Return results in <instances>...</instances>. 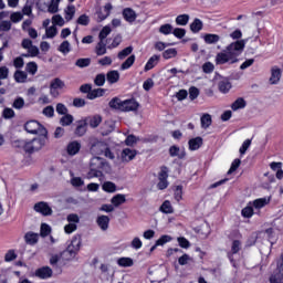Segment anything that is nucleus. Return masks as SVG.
Returning a JSON list of instances; mask_svg holds the SVG:
<instances>
[{
	"instance_id": "a878e982",
	"label": "nucleus",
	"mask_w": 283,
	"mask_h": 283,
	"mask_svg": "<svg viewBox=\"0 0 283 283\" xmlns=\"http://www.w3.org/2000/svg\"><path fill=\"white\" fill-rule=\"evenodd\" d=\"M106 81L111 83V85H114V83H118V81H120V73H118V71H109L106 74Z\"/></svg>"
},
{
	"instance_id": "1a4fd4ad",
	"label": "nucleus",
	"mask_w": 283,
	"mask_h": 283,
	"mask_svg": "<svg viewBox=\"0 0 283 283\" xmlns=\"http://www.w3.org/2000/svg\"><path fill=\"white\" fill-rule=\"evenodd\" d=\"M34 211H36V213H41L42 216H52L53 213L52 207H50V205H48L45 201L35 203Z\"/></svg>"
},
{
	"instance_id": "3c124183",
	"label": "nucleus",
	"mask_w": 283,
	"mask_h": 283,
	"mask_svg": "<svg viewBox=\"0 0 283 283\" xmlns=\"http://www.w3.org/2000/svg\"><path fill=\"white\" fill-rule=\"evenodd\" d=\"M220 41V35L218 34H206L205 42L208 44L218 43Z\"/></svg>"
},
{
	"instance_id": "09e8293b",
	"label": "nucleus",
	"mask_w": 283,
	"mask_h": 283,
	"mask_svg": "<svg viewBox=\"0 0 283 283\" xmlns=\"http://www.w3.org/2000/svg\"><path fill=\"white\" fill-rule=\"evenodd\" d=\"M177 25H187L189 23V14H180L176 18Z\"/></svg>"
},
{
	"instance_id": "9b49d317",
	"label": "nucleus",
	"mask_w": 283,
	"mask_h": 283,
	"mask_svg": "<svg viewBox=\"0 0 283 283\" xmlns=\"http://www.w3.org/2000/svg\"><path fill=\"white\" fill-rule=\"evenodd\" d=\"M167 178H169V175L167 174V170L163 169L159 172V182L157 184L158 189L163 190V189H167V187H169V181H167Z\"/></svg>"
},
{
	"instance_id": "69168bd1",
	"label": "nucleus",
	"mask_w": 283,
	"mask_h": 283,
	"mask_svg": "<svg viewBox=\"0 0 283 283\" xmlns=\"http://www.w3.org/2000/svg\"><path fill=\"white\" fill-rule=\"evenodd\" d=\"M94 83L97 85V87H103L105 85V74H98L95 77Z\"/></svg>"
},
{
	"instance_id": "c756f323",
	"label": "nucleus",
	"mask_w": 283,
	"mask_h": 283,
	"mask_svg": "<svg viewBox=\"0 0 283 283\" xmlns=\"http://www.w3.org/2000/svg\"><path fill=\"white\" fill-rule=\"evenodd\" d=\"M104 94L105 88L91 90V92L87 94V98H90V101H94V98H99V96H103Z\"/></svg>"
},
{
	"instance_id": "72a5a7b5",
	"label": "nucleus",
	"mask_w": 283,
	"mask_h": 283,
	"mask_svg": "<svg viewBox=\"0 0 283 283\" xmlns=\"http://www.w3.org/2000/svg\"><path fill=\"white\" fill-rule=\"evenodd\" d=\"M132 52H134V48L127 46L117 54V59H119V61H123V60L127 59V56H129V54H132Z\"/></svg>"
},
{
	"instance_id": "4c0bfd02",
	"label": "nucleus",
	"mask_w": 283,
	"mask_h": 283,
	"mask_svg": "<svg viewBox=\"0 0 283 283\" xmlns=\"http://www.w3.org/2000/svg\"><path fill=\"white\" fill-rule=\"evenodd\" d=\"M136 61V55H130L129 57H127V60L120 65V70H129V67H132V65H134Z\"/></svg>"
},
{
	"instance_id": "de8ad7c7",
	"label": "nucleus",
	"mask_w": 283,
	"mask_h": 283,
	"mask_svg": "<svg viewBox=\"0 0 283 283\" xmlns=\"http://www.w3.org/2000/svg\"><path fill=\"white\" fill-rule=\"evenodd\" d=\"M109 34H112V29L109 28V25L104 27L101 32H99V41H105V39H107V36H109Z\"/></svg>"
},
{
	"instance_id": "f3484780",
	"label": "nucleus",
	"mask_w": 283,
	"mask_h": 283,
	"mask_svg": "<svg viewBox=\"0 0 283 283\" xmlns=\"http://www.w3.org/2000/svg\"><path fill=\"white\" fill-rule=\"evenodd\" d=\"M139 104L136 99H126L124 101V107L122 112H136L138 109Z\"/></svg>"
},
{
	"instance_id": "f8f14e48",
	"label": "nucleus",
	"mask_w": 283,
	"mask_h": 283,
	"mask_svg": "<svg viewBox=\"0 0 283 283\" xmlns=\"http://www.w3.org/2000/svg\"><path fill=\"white\" fill-rule=\"evenodd\" d=\"M96 224L101 231H107V229H109V218L105 214H101L96 218Z\"/></svg>"
},
{
	"instance_id": "603ef678",
	"label": "nucleus",
	"mask_w": 283,
	"mask_h": 283,
	"mask_svg": "<svg viewBox=\"0 0 283 283\" xmlns=\"http://www.w3.org/2000/svg\"><path fill=\"white\" fill-rule=\"evenodd\" d=\"M177 54H178V51H176V49H168L163 52V57L166 60L175 59V56H177Z\"/></svg>"
},
{
	"instance_id": "8fccbe9b",
	"label": "nucleus",
	"mask_w": 283,
	"mask_h": 283,
	"mask_svg": "<svg viewBox=\"0 0 283 283\" xmlns=\"http://www.w3.org/2000/svg\"><path fill=\"white\" fill-rule=\"evenodd\" d=\"M219 90L222 92V94H227L229 90H231V82L229 81H221L219 83Z\"/></svg>"
},
{
	"instance_id": "0eeeda50",
	"label": "nucleus",
	"mask_w": 283,
	"mask_h": 283,
	"mask_svg": "<svg viewBox=\"0 0 283 283\" xmlns=\"http://www.w3.org/2000/svg\"><path fill=\"white\" fill-rule=\"evenodd\" d=\"M66 222H69L66 226H64V233H74L76 229H78V223L81 222V218L76 213L67 214Z\"/></svg>"
},
{
	"instance_id": "412c9836",
	"label": "nucleus",
	"mask_w": 283,
	"mask_h": 283,
	"mask_svg": "<svg viewBox=\"0 0 283 283\" xmlns=\"http://www.w3.org/2000/svg\"><path fill=\"white\" fill-rule=\"evenodd\" d=\"M35 275L38 277H41V280H48V277H52V270L50 269V266H44L39 269L35 272Z\"/></svg>"
},
{
	"instance_id": "e2e57ef3",
	"label": "nucleus",
	"mask_w": 283,
	"mask_h": 283,
	"mask_svg": "<svg viewBox=\"0 0 283 283\" xmlns=\"http://www.w3.org/2000/svg\"><path fill=\"white\" fill-rule=\"evenodd\" d=\"M76 23L78 25H88L90 24V17H87L86 14H82L78 17Z\"/></svg>"
},
{
	"instance_id": "f257e3e1",
	"label": "nucleus",
	"mask_w": 283,
	"mask_h": 283,
	"mask_svg": "<svg viewBox=\"0 0 283 283\" xmlns=\"http://www.w3.org/2000/svg\"><path fill=\"white\" fill-rule=\"evenodd\" d=\"M247 45L245 40H238L229 44L226 50L221 51L216 56L217 65H224V63H238V57L244 52Z\"/></svg>"
},
{
	"instance_id": "774afa93",
	"label": "nucleus",
	"mask_w": 283,
	"mask_h": 283,
	"mask_svg": "<svg viewBox=\"0 0 283 283\" xmlns=\"http://www.w3.org/2000/svg\"><path fill=\"white\" fill-rule=\"evenodd\" d=\"M2 116L6 119L14 118V109L12 108H4L2 112Z\"/></svg>"
},
{
	"instance_id": "c03bdc74",
	"label": "nucleus",
	"mask_w": 283,
	"mask_h": 283,
	"mask_svg": "<svg viewBox=\"0 0 283 283\" xmlns=\"http://www.w3.org/2000/svg\"><path fill=\"white\" fill-rule=\"evenodd\" d=\"M211 115L209 114H205L202 117H201V127L203 129H207L208 127H211Z\"/></svg>"
},
{
	"instance_id": "6e6552de",
	"label": "nucleus",
	"mask_w": 283,
	"mask_h": 283,
	"mask_svg": "<svg viewBox=\"0 0 283 283\" xmlns=\"http://www.w3.org/2000/svg\"><path fill=\"white\" fill-rule=\"evenodd\" d=\"M61 90H65V82L59 77L53 78L50 83V95L53 98H59Z\"/></svg>"
},
{
	"instance_id": "338daca9",
	"label": "nucleus",
	"mask_w": 283,
	"mask_h": 283,
	"mask_svg": "<svg viewBox=\"0 0 283 283\" xmlns=\"http://www.w3.org/2000/svg\"><path fill=\"white\" fill-rule=\"evenodd\" d=\"M71 185L73 187H83V185H85V181H83L81 177H73L71 179Z\"/></svg>"
},
{
	"instance_id": "473e14b6",
	"label": "nucleus",
	"mask_w": 283,
	"mask_h": 283,
	"mask_svg": "<svg viewBox=\"0 0 283 283\" xmlns=\"http://www.w3.org/2000/svg\"><path fill=\"white\" fill-rule=\"evenodd\" d=\"M95 52L97 54V56H103V54H107V48L105 42H103V40H101L96 48H95Z\"/></svg>"
},
{
	"instance_id": "ddd939ff",
	"label": "nucleus",
	"mask_w": 283,
	"mask_h": 283,
	"mask_svg": "<svg viewBox=\"0 0 283 283\" xmlns=\"http://www.w3.org/2000/svg\"><path fill=\"white\" fill-rule=\"evenodd\" d=\"M24 242L30 247H34L39 242V233L29 231L24 234Z\"/></svg>"
},
{
	"instance_id": "a18cd8bd",
	"label": "nucleus",
	"mask_w": 283,
	"mask_h": 283,
	"mask_svg": "<svg viewBox=\"0 0 283 283\" xmlns=\"http://www.w3.org/2000/svg\"><path fill=\"white\" fill-rule=\"evenodd\" d=\"M191 32H200L202 30V22L200 19H195V21L190 24Z\"/></svg>"
},
{
	"instance_id": "f704fd0d",
	"label": "nucleus",
	"mask_w": 283,
	"mask_h": 283,
	"mask_svg": "<svg viewBox=\"0 0 283 283\" xmlns=\"http://www.w3.org/2000/svg\"><path fill=\"white\" fill-rule=\"evenodd\" d=\"M72 51V46L69 41H63L59 46V52L62 54H70Z\"/></svg>"
},
{
	"instance_id": "c9c22d12",
	"label": "nucleus",
	"mask_w": 283,
	"mask_h": 283,
	"mask_svg": "<svg viewBox=\"0 0 283 283\" xmlns=\"http://www.w3.org/2000/svg\"><path fill=\"white\" fill-rule=\"evenodd\" d=\"M25 71L31 74V76H34L36 72H39V65L35 64V62H29L25 66Z\"/></svg>"
},
{
	"instance_id": "864d4df0",
	"label": "nucleus",
	"mask_w": 283,
	"mask_h": 283,
	"mask_svg": "<svg viewBox=\"0 0 283 283\" xmlns=\"http://www.w3.org/2000/svg\"><path fill=\"white\" fill-rule=\"evenodd\" d=\"M167 242H171V237L164 234L156 241V247H165Z\"/></svg>"
},
{
	"instance_id": "6e6d98bb",
	"label": "nucleus",
	"mask_w": 283,
	"mask_h": 283,
	"mask_svg": "<svg viewBox=\"0 0 283 283\" xmlns=\"http://www.w3.org/2000/svg\"><path fill=\"white\" fill-rule=\"evenodd\" d=\"M198 96H200V91L198 90V87L191 86L189 88V98H190V101H196V98H198Z\"/></svg>"
},
{
	"instance_id": "4d7b16f0",
	"label": "nucleus",
	"mask_w": 283,
	"mask_h": 283,
	"mask_svg": "<svg viewBox=\"0 0 283 283\" xmlns=\"http://www.w3.org/2000/svg\"><path fill=\"white\" fill-rule=\"evenodd\" d=\"M130 247L138 251V249H143V241L140 240V238L135 237L130 242Z\"/></svg>"
},
{
	"instance_id": "a19ab883",
	"label": "nucleus",
	"mask_w": 283,
	"mask_h": 283,
	"mask_svg": "<svg viewBox=\"0 0 283 283\" xmlns=\"http://www.w3.org/2000/svg\"><path fill=\"white\" fill-rule=\"evenodd\" d=\"M160 211H163V213H174V207L171 206V202L169 200L164 201L160 207Z\"/></svg>"
},
{
	"instance_id": "7c9ffc66",
	"label": "nucleus",
	"mask_w": 283,
	"mask_h": 283,
	"mask_svg": "<svg viewBox=\"0 0 283 283\" xmlns=\"http://www.w3.org/2000/svg\"><path fill=\"white\" fill-rule=\"evenodd\" d=\"M14 81L17 83H27L28 82V73L24 71H15L14 73Z\"/></svg>"
},
{
	"instance_id": "5fc2aeb1",
	"label": "nucleus",
	"mask_w": 283,
	"mask_h": 283,
	"mask_svg": "<svg viewBox=\"0 0 283 283\" xmlns=\"http://www.w3.org/2000/svg\"><path fill=\"white\" fill-rule=\"evenodd\" d=\"M241 213L243 218H251L253 216V205L250 202V206L243 208Z\"/></svg>"
},
{
	"instance_id": "58836bf2",
	"label": "nucleus",
	"mask_w": 283,
	"mask_h": 283,
	"mask_svg": "<svg viewBox=\"0 0 283 283\" xmlns=\"http://www.w3.org/2000/svg\"><path fill=\"white\" fill-rule=\"evenodd\" d=\"M117 264L124 268L134 266V260L132 258H120L117 260Z\"/></svg>"
},
{
	"instance_id": "680f3d73",
	"label": "nucleus",
	"mask_w": 283,
	"mask_h": 283,
	"mask_svg": "<svg viewBox=\"0 0 283 283\" xmlns=\"http://www.w3.org/2000/svg\"><path fill=\"white\" fill-rule=\"evenodd\" d=\"M171 30H174V27L171 24H164L159 28L160 34H171Z\"/></svg>"
},
{
	"instance_id": "7ed1b4c3",
	"label": "nucleus",
	"mask_w": 283,
	"mask_h": 283,
	"mask_svg": "<svg viewBox=\"0 0 283 283\" xmlns=\"http://www.w3.org/2000/svg\"><path fill=\"white\" fill-rule=\"evenodd\" d=\"M91 154H93V156L104 155L105 158H109V160H114L115 158L114 153H112V149H109V146L98 139H94L91 143Z\"/></svg>"
},
{
	"instance_id": "e433bc0d",
	"label": "nucleus",
	"mask_w": 283,
	"mask_h": 283,
	"mask_svg": "<svg viewBox=\"0 0 283 283\" xmlns=\"http://www.w3.org/2000/svg\"><path fill=\"white\" fill-rule=\"evenodd\" d=\"M91 63H92V59L84 57V59L76 60L75 65H76V67L83 69V67H90Z\"/></svg>"
},
{
	"instance_id": "20e7f679",
	"label": "nucleus",
	"mask_w": 283,
	"mask_h": 283,
	"mask_svg": "<svg viewBox=\"0 0 283 283\" xmlns=\"http://www.w3.org/2000/svg\"><path fill=\"white\" fill-rule=\"evenodd\" d=\"M81 244H82L81 237L80 235L73 237L71 244L66 248V250L62 252V258L64 260H74V258H76V253L81 251Z\"/></svg>"
},
{
	"instance_id": "9d476101",
	"label": "nucleus",
	"mask_w": 283,
	"mask_h": 283,
	"mask_svg": "<svg viewBox=\"0 0 283 283\" xmlns=\"http://www.w3.org/2000/svg\"><path fill=\"white\" fill-rule=\"evenodd\" d=\"M138 153L134 149L125 148L122 150L119 159L122 163H132Z\"/></svg>"
},
{
	"instance_id": "2eb2a0df",
	"label": "nucleus",
	"mask_w": 283,
	"mask_h": 283,
	"mask_svg": "<svg viewBox=\"0 0 283 283\" xmlns=\"http://www.w3.org/2000/svg\"><path fill=\"white\" fill-rule=\"evenodd\" d=\"M169 154L172 158H179L182 160L187 154L185 153V148H180L178 146H171L169 148Z\"/></svg>"
},
{
	"instance_id": "052dcab7",
	"label": "nucleus",
	"mask_w": 283,
	"mask_h": 283,
	"mask_svg": "<svg viewBox=\"0 0 283 283\" xmlns=\"http://www.w3.org/2000/svg\"><path fill=\"white\" fill-rule=\"evenodd\" d=\"M52 21L54 25H60V27L65 25V20L60 14L53 15Z\"/></svg>"
},
{
	"instance_id": "49530a36",
	"label": "nucleus",
	"mask_w": 283,
	"mask_h": 283,
	"mask_svg": "<svg viewBox=\"0 0 283 283\" xmlns=\"http://www.w3.org/2000/svg\"><path fill=\"white\" fill-rule=\"evenodd\" d=\"M12 107L14 109H23V107H25V99H23V97H17L13 101Z\"/></svg>"
},
{
	"instance_id": "bb28decb",
	"label": "nucleus",
	"mask_w": 283,
	"mask_h": 283,
	"mask_svg": "<svg viewBox=\"0 0 283 283\" xmlns=\"http://www.w3.org/2000/svg\"><path fill=\"white\" fill-rule=\"evenodd\" d=\"M160 61V56L158 55H153L148 62L145 65V72H149V70H154L156 65H158V62Z\"/></svg>"
},
{
	"instance_id": "393cba45",
	"label": "nucleus",
	"mask_w": 283,
	"mask_h": 283,
	"mask_svg": "<svg viewBox=\"0 0 283 283\" xmlns=\"http://www.w3.org/2000/svg\"><path fill=\"white\" fill-rule=\"evenodd\" d=\"M86 123L90 125V127L96 128L103 123V117L101 115H94L86 118Z\"/></svg>"
},
{
	"instance_id": "4468645a",
	"label": "nucleus",
	"mask_w": 283,
	"mask_h": 283,
	"mask_svg": "<svg viewBox=\"0 0 283 283\" xmlns=\"http://www.w3.org/2000/svg\"><path fill=\"white\" fill-rule=\"evenodd\" d=\"M109 12H112V4L107 3L97 11L98 21H105L109 17Z\"/></svg>"
},
{
	"instance_id": "37998d69",
	"label": "nucleus",
	"mask_w": 283,
	"mask_h": 283,
	"mask_svg": "<svg viewBox=\"0 0 283 283\" xmlns=\"http://www.w3.org/2000/svg\"><path fill=\"white\" fill-rule=\"evenodd\" d=\"M61 3V0H51V3L49 4L48 11L51 12V14H55V12H59V4Z\"/></svg>"
},
{
	"instance_id": "b1692460",
	"label": "nucleus",
	"mask_w": 283,
	"mask_h": 283,
	"mask_svg": "<svg viewBox=\"0 0 283 283\" xmlns=\"http://www.w3.org/2000/svg\"><path fill=\"white\" fill-rule=\"evenodd\" d=\"M269 202H271V197L259 198L252 202V207H254V209H262L266 207Z\"/></svg>"
},
{
	"instance_id": "0e129e2a",
	"label": "nucleus",
	"mask_w": 283,
	"mask_h": 283,
	"mask_svg": "<svg viewBox=\"0 0 283 283\" xmlns=\"http://www.w3.org/2000/svg\"><path fill=\"white\" fill-rule=\"evenodd\" d=\"M137 140H140V138L134 136V135H129L126 140H125V144L128 146V147H133V145H136Z\"/></svg>"
},
{
	"instance_id": "13d9d810",
	"label": "nucleus",
	"mask_w": 283,
	"mask_h": 283,
	"mask_svg": "<svg viewBox=\"0 0 283 283\" xmlns=\"http://www.w3.org/2000/svg\"><path fill=\"white\" fill-rule=\"evenodd\" d=\"M22 56L28 57V56H39V48L32 45L31 48L28 49V54H22Z\"/></svg>"
},
{
	"instance_id": "6ab92c4d",
	"label": "nucleus",
	"mask_w": 283,
	"mask_h": 283,
	"mask_svg": "<svg viewBox=\"0 0 283 283\" xmlns=\"http://www.w3.org/2000/svg\"><path fill=\"white\" fill-rule=\"evenodd\" d=\"M125 105V101H122L118 97H114L109 101L108 106L111 109H117L118 112H123V107Z\"/></svg>"
},
{
	"instance_id": "423d86ee",
	"label": "nucleus",
	"mask_w": 283,
	"mask_h": 283,
	"mask_svg": "<svg viewBox=\"0 0 283 283\" xmlns=\"http://www.w3.org/2000/svg\"><path fill=\"white\" fill-rule=\"evenodd\" d=\"M105 167V160L101 157H93L91 159V172L88 175V178H98L101 176V169Z\"/></svg>"
},
{
	"instance_id": "5701e85b",
	"label": "nucleus",
	"mask_w": 283,
	"mask_h": 283,
	"mask_svg": "<svg viewBox=\"0 0 283 283\" xmlns=\"http://www.w3.org/2000/svg\"><path fill=\"white\" fill-rule=\"evenodd\" d=\"M190 151H197L202 147V137H195L188 142Z\"/></svg>"
},
{
	"instance_id": "a211bd4d",
	"label": "nucleus",
	"mask_w": 283,
	"mask_h": 283,
	"mask_svg": "<svg viewBox=\"0 0 283 283\" xmlns=\"http://www.w3.org/2000/svg\"><path fill=\"white\" fill-rule=\"evenodd\" d=\"M123 17L127 23H134L136 21V11H134L132 8H126L123 10Z\"/></svg>"
},
{
	"instance_id": "c85d7f7f",
	"label": "nucleus",
	"mask_w": 283,
	"mask_h": 283,
	"mask_svg": "<svg viewBox=\"0 0 283 283\" xmlns=\"http://www.w3.org/2000/svg\"><path fill=\"white\" fill-rule=\"evenodd\" d=\"M64 12V19L66 21H72L74 19V14H76V7H74V4L67 6Z\"/></svg>"
},
{
	"instance_id": "aec40b11",
	"label": "nucleus",
	"mask_w": 283,
	"mask_h": 283,
	"mask_svg": "<svg viewBox=\"0 0 283 283\" xmlns=\"http://www.w3.org/2000/svg\"><path fill=\"white\" fill-rule=\"evenodd\" d=\"M280 78H282V71L277 67H273L270 77L271 85H277V83H280Z\"/></svg>"
},
{
	"instance_id": "4be33fe9",
	"label": "nucleus",
	"mask_w": 283,
	"mask_h": 283,
	"mask_svg": "<svg viewBox=\"0 0 283 283\" xmlns=\"http://www.w3.org/2000/svg\"><path fill=\"white\" fill-rule=\"evenodd\" d=\"M125 202H127V197L123 193L115 195L111 199L113 207H120V205H125Z\"/></svg>"
},
{
	"instance_id": "2f4dec72",
	"label": "nucleus",
	"mask_w": 283,
	"mask_h": 283,
	"mask_svg": "<svg viewBox=\"0 0 283 283\" xmlns=\"http://www.w3.org/2000/svg\"><path fill=\"white\" fill-rule=\"evenodd\" d=\"M103 191H106V193H114L116 192V184L112 181H106L102 185Z\"/></svg>"
},
{
	"instance_id": "79ce46f5",
	"label": "nucleus",
	"mask_w": 283,
	"mask_h": 283,
	"mask_svg": "<svg viewBox=\"0 0 283 283\" xmlns=\"http://www.w3.org/2000/svg\"><path fill=\"white\" fill-rule=\"evenodd\" d=\"M60 123L63 125V127H67L74 123V117L70 114H66L60 119Z\"/></svg>"
},
{
	"instance_id": "f03ea898",
	"label": "nucleus",
	"mask_w": 283,
	"mask_h": 283,
	"mask_svg": "<svg viewBox=\"0 0 283 283\" xmlns=\"http://www.w3.org/2000/svg\"><path fill=\"white\" fill-rule=\"evenodd\" d=\"M46 140H48V137H45V135H42L41 137L33 138L32 140H24V139L15 140L14 146L20 147L21 149H24V151H28L29 154H32L34 151H39L40 149H43V147H45Z\"/></svg>"
},
{
	"instance_id": "bf43d9fd",
	"label": "nucleus",
	"mask_w": 283,
	"mask_h": 283,
	"mask_svg": "<svg viewBox=\"0 0 283 283\" xmlns=\"http://www.w3.org/2000/svg\"><path fill=\"white\" fill-rule=\"evenodd\" d=\"M59 33V31L56 30V27H50L46 28L45 30V34H46V39H54V36Z\"/></svg>"
},
{
	"instance_id": "39448f33",
	"label": "nucleus",
	"mask_w": 283,
	"mask_h": 283,
	"mask_svg": "<svg viewBox=\"0 0 283 283\" xmlns=\"http://www.w3.org/2000/svg\"><path fill=\"white\" fill-rule=\"evenodd\" d=\"M24 129L28 132V134H40V136H45L48 134V130L38 120H29L24 124Z\"/></svg>"
},
{
	"instance_id": "cd10ccee",
	"label": "nucleus",
	"mask_w": 283,
	"mask_h": 283,
	"mask_svg": "<svg viewBox=\"0 0 283 283\" xmlns=\"http://www.w3.org/2000/svg\"><path fill=\"white\" fill-rule=\"evenodd\" d=\"M244 107H247V101H244L242 97L237 98L231 105V109L233 112H238V109H244Z\"/></svg>"
},
{
	"instance_id": "ea45409f",
	"label": "nucleus",
	"mask_w": 283,
	"mask_h": 283,
	"mask_svg": "<svg viewBox=\"0 0 283 283\" xmlns=\"http://www.w3.org/2000/svg\"><path fill=\"white\" fill-rule=\"evenodd\" d=\"M50 233H52V228L48 223H42L40 228L41 238H48Z\"/></svg>"
},
{
	"instance_id": "dca6fc26",
	"label": "nucleus",
	"mask_w": 283,
	"mask_h": 283,
	"mask_svg": "<svg viewBox=\"0 0 283 283\" xmlns=\"http://www.w3.org/2000/svg\"><path fill=\"white\" fill-rule=\"evenodd\" d=\"M78 151H81V143L78 142H71L66 146V154H69V156H76Z\"/></svg>"
}]
</instances>
